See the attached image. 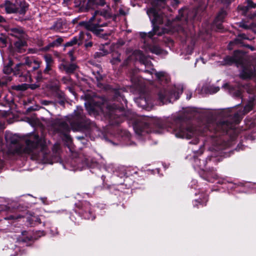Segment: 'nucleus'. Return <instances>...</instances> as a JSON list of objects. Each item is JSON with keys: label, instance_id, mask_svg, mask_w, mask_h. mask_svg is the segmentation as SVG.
I'll return each instance as SVG.
<instances>
[{"label": "nucleus", "instance_id": "f257e3e1", "mask_svg": "<svg viewBox=\"0 0 256 256\" xmlns=\"http://www.w3.org/2000/svg\"><path fill=\"white\" fill-rule=\"evenodd\" d=\"M11 144V148L9 152L11 154L26 153L32 154L38 158H40V153L43 152L46 149V142L44 139L40 138L39 136L32 134L25 140L26 146L22 147L20 144V138L14 134L12 136L9 140Z\"/></svg>", "mask_w": 256, "mask_h": 256}, {"label": "nucleus", "instance_id": "f03ea898", "mask_svg": "<svg viewBox=\"0 0 256 256\" xmlns=\"http://www.w3.org/2000/svg\"><path fill=\"white\" fill-rule=\"evenodd\" d=\"M128 58L124 62V64H127L128 61L130 60H137L144 64L146 67L144 72H149L150 74H154L158 80L162 82H167L170 78L168 75L164 72H156L155 70L153 68L152 64L150 61L147 58H146L142 53L139 50H136L132 53L128 52L127 53Z\"/></svg>", "mask_w": 256, "mask_h": 256}, {"label": "nucleus", "instance_id": "7ed1b4c3", "mask_svg": "<svg viewBox=\"0 0 256 256\" xmlns=\"http://www.w3.org/2000/svg\"><path fill=\"white\" fill-rule=\"evenodd\" d=\"M168 131H172L176 137L190 139L196 136L198 134L192 126L184 127L182 124V120L178 117L174 118L172 122L166 128Z\"/></svg>", "mask_w": 256, "mask_h": 256}, {"label": "nucleus", "instance_id": "20e7f679", "mask_svg": "<svg viewBox=\"0 0 256 256\" xmlns=\"http://www.w3.org/2000/svg\"><path fill=\"white\" fill-rule=\"evenodd\" d=\"M108 16L109 13L106 10L104 12L96 10L88 22H81L80 25L98 34L102 30V28L106 26V23L102 22V19Z\"/></svg>", "mask_w": 256, "mask_h": 256}, {"label": "nucleus", "instance_id": "39448f33", "mask_svg": "<svg viewBox=\"0 0 256 256\" xmlns=\"http://www.w3.org/2000/svg\"><path fill=\"white\" fill-rule=\"evenodd\" d=\"M146 12L154 26L153 32H150L148 34L140 32V34L141 38L144 39H145L147 36L151 38L154 34L160 36L164 33V30H162L160 32H158L159 28L156 26V24L164 23V21L166 20V18L160 11L158 12L156 8H150Z\"/></svg>", "mask_w": 256, "mask_h": 256}, {"label": "nucleus", "instance_id": "423d86ee", "mask_svg": "<svg viewBox=\"0 0 256 256\" xmlns=\"http://www.w3.org/2000/svg\"><path fill=\"white\" fill-rule=\"evenodd\" d=\"M82 118V107L78 106L76 110H74V114L68 120V123L70 124V126L67 122H62L59 124L58 132L68 136L66 133L70 132V129L74 130H78L80 121Z\"/></svg>", "mask_w": 256, "mask_h": 256}, {"label": "nucleus", "instance_id": "0eeeda50", "mask_svg": "<svg viewBox=\"0 0 256 256\" xmlns=\"http://www.w3.org/2000/svg\"><path fill=\"white\" fill-rule=\"evenodd\" d=\"M35 58H33L26 57L24 58V62L23 63H19L16 65L14 68V74L19 75L21 78V81L23 82H31L32 77L30 76H28L24 72L25 68H30L34 62Z\"/></svg>", "mask_w": 256, "mask_h": 256}, {"label": "nucleus", "instance_id": "6e6552de", "mask_svg": "<svg viewBox=\"0 0 256 256\" xmlns=\"http://www.w3.org/2000/svg\"><path fill=\"white\" fill-rule=\"evenodd\" d=\"M92 102L94 106H92L91 103L89 102H86L84 104L86 110L90 115L94 116L97 114V107L99 108L102 112L107 113L110 116L112 114L113 110L115 109V108L112 106L106 105V111H105L104 109L105 106L104 104H103L102 106H100L99 103L94 100H93Z\"/></svg>", "mask_w": 256, "mask_h": 256}, {"label": "nucleus", "instance_id": "1a4fd4ad", "mask_svg": "<svg viewBox=\"0 0 256 256\" xmlns=\"http://www.w3.org/2000/svg\"><path fill=\"white\" fill-rule=\"evenodd\" d=\"M182 86H179L177 88L176 92H168L167 91L164 90L160 92L159 94V98L164 103L170 102L172 100H176L179 98L180 94L182 92Z\"/></svg>", "mask_w": 256, "mask_h": 256}, {"label": "nucleus", "instance_id": "9d476101", "mask_svg": "<svg viewBox=\"0 0 256 256\" xmlns=\"http://www.w3.org/2000/svg\"><path fill=\"white\" fill-rule=\"evenodd\" d=\"M90 38V35L88 32H80L78 36H74L72 39L66 42L65 44L66 46H70L76 44L79 45L81 44L83 41L87 40Z\"/></svg>", "mask_w": 256, "mask_h": 256}, {"label": "nucleus", "instance_id": "9b49d317", "mask_svg": "<svg viewBox=\"0 0 256 256\" xmlns=\"http://www.w3.org/2000/svg\"><path fill=\"white\" fill-rule=\"evenodd\" d=\"M75 3L82 11H87L95 6L94 0H76Z\"/></svg>", "mask_w": 256, "mask_h": 256}, {"label": "nucleus", "instance_id": "f8f14e48", "mask_svg": "<svg viewBox=\"0 0 256 256\" xmlns=\"http://www.w3.org/2000/svg\"><path fill=\"white\" fill-rule=\"evenodd\" d=\"M9 35L18 39H26V35L20 27L9 28L6 30Z\"/></svg>", "mask_w": 256, "mask_h": 256}, {"label": "nucleus", "instance_id": "ddd939ff", "mask_svg": "<svg viewBox=\"0 0 256 256\" xmlns=\"http://www.w3.org/2000/svg\"><path fill=\"white\" fill-rule=\"evenodd\" d=\"M226 16V12L224 10H222L218 13L214 22V26H215L217 30H220L222 28V23L224 19Z\"/></svg>", "mask_w": 256, "mask_h": 256}, {"label": "nucleus", "instance_id": "4468645a", "mask_svg": "<svg viewBox=\"0 0 256 256\" xmlns=\"http://www.w3.org/2000/svg\"><path fill=\"white\" fill-rule=\"evenodd\" d=\"M134 100L138 106L143 108H146L149 105V100L145 94H142L138 98H135Z\"/></svg>", "mask_w": 256, "mask_h": 256}, {"label": "nucleus", "instance_id": "2eb2a0df", "mask_svg": "<svg viewBox=\"0 0 256 256\" xmlns=\"http://www.w3.org/2000/svg\"><path fill=\"white\" fill-rule=\"evenodd\" d=\"M18 13L20 14H24L28 8V4L24 0H16V2Z\"/></svg>", "mask_w": 256, "mask_h": 256}, {"label": "nucleus", "instance_id": "dca6fc26", "mask_svg": "<svg viewBox=\"0 0 256 256\" xmlns=\"http://www.w3.org/2000/svg\"><path fill=\"white\" fill-rule=\"evenodd\" d=\"M58 68L62 71L64 70L67 74H72L76 70L78 66L74 64H62L59 66Z\"/></svg>", "mask_w": 256, "mask_h": 256}, {"label": "nucleus", "instance_id": "f3484780", "mask_svg": "<svg viewBox=\"0 0 256 256\" xmlns=\"http://www.w3.org/2000/svg\"><path fill=\"white\" fill-rule=\"evenodd\" d=\"M16 2L13 4L10 1L7 0L4 4V7L6 12L8 14L18 13Z\"/></svg>", "mask_w": 256, "mask_h": 256}, {"label": "nucleus", "instance_id": "a211bd4d", "mask_svg": "<svg viewBox=\"0 0 256 256\" xmlns=\"http://www.w3.org/2000/svg\"><path fill=\"white\" fill-rule=\"evenodd\" d=\"M26 39H18L15 42L14 46L16 50L19 52H23L24 51V48L26 46Z\"/></svg>", "mask_w": 256, "mask_h": 256}, {"label": "nucleus", "instance_id": "6ab92c4d", "mask_svg": "<svg viewBox=\"0 0 256 256\" xmlns=\"http://www.w3.org/2000/svg\"><path fill=\"white\" fill-rule=\"evenodd\" d=\"M144 48L146 50V52H150L152 53L159 54H160L162 52V50L157 46L153 45H148L147 44H146V42H144Z\"/></svg>", "mask_w": 256, "mask_h": 256}, {"label": "nucleus", "instance_id": "aec40b11", "mask_svg": "<svg viewBox=\"0 0 256 256\" xmlns=\"http://www.w3.org/2000/svg\"><path fill=\"white\" fill-rule=\"evenodd\" d=\"M206 166V162L204 160H200L198 158H194V167L196 168H199L202 170H204Z\"/></svg>", "mask_w": 256, "mask_h": 256}, {"label": "nucleus", "instance_id": "412c9836", "mask_svg": "<svg viewBox=\"0 0 256 256\" xmlns=\"http://www.w3.org/2000/svg\"><path fill=\"white\" fill-rule=\"evenodd\" d=\"M121 60V56L118 52H114L112 54L111 62L112 64H118Z\"/></svg>", "mask_w": 256, "mask_h": 256}, {"label": "nucleus", "instance_id": "4be33fe9", "mask_svg": "<svg viewBox=\"0 0 256 256\" xmlns=\"http://www.w3.org/2000/svg\"><path fill=\"white\" fill-rule=\"evenodd\" d=\"M83 216L84 218L93 220L94 219V216L92 214V212L89 209L84 210L83 213Z\"/></svg>", "mask_w": 256, "mask_h": 256}, {"label": "nucleus", "instance_id": "5701e85b", "mask_svg": "<svg viewBox=\"0 0 256 256\" xmlns=\"http://www.w3.org/2000/svg\"><path fill=\"white\" fill-rule=\"evenodd\" d=\"M63 42V39L59 37L57 38L55 40L53 41L52 42L50 43V46H58L61 44L62 42Z\"/></svg>", "mask_w": 256, "mask_h": 256}, {"label": "nucleus", "instance_id": "b1692460", "mask_svg": "<svg viewBox=\"0 0 256 256\" xmlns=\"http://www.w3.org/2000/svg\"><path fill=\"white\" fill-rule=\"evenodd\" d=\"M44 59L46 62V64L52 65L53 63V59L51 55L47 54L44 56Z\"/></svg>", "mask_w": 256, "mask_h": 256}, {"label": "nucleus", "instance_id": "393cba45", "mask_svg": "<svg viewBox=\"0 0 256 256\" xmlns=\"http://www.w3.org/2000/svg\"><path fill=\"white\" fill-rule=\"evenodd\" d=\"M238 9L239 10L242 11V14L246 15L248 10L250 9L248 6H238Z\"/></svg>", "mask_w": 256, "mask_h": 256}, {"label": "nucleus", "instance_id": "a878e982", "mask_svg": "<svg viewBox=\"0 0 256 256\" xmlns=\"http://www.w3.org/2000/svg\"><path fill=\"white\" fill-rule=\"evenodd\" d=\"M41 62L36 59L34 62H33V64L32 66V70H34L38 69L40 66Z\"/></svg>", "mask_w": 256, "mask_h": 256}, {"label": "nucleus", "instance_id": "bb28decb", "mask_svg": "<svg viewBox=\"0 0 256 256\" xmlns=\"http://www.w3.org/2000/svg\"><path fill=\"white\" fill-rule=\"evenodd\" d=\"M131 80H132V83L133 84L132 86L136 88H141L139 80L138 82H136V80L134 77L132 78Z\"/></svg>", "mask_w": 256, "mask_h": 256}, {"label": "nucleus", "instance_id": "cd10ccee", "mask_svg": "<svg viewBox=\"0 0 256 256\" xmlns=\"http://www.w3.org/2000/svg\"><path fill=\"white\" fill-rule=\"evenodd\" d=\"M246 2L250 8H256V4L254 3L252 0H246Z\"/></svg>", "mask_w": 256, "mask_h": 256}, {"label": "nucleus", "instance_id": "c85d7f7f", "mask_svg": "<svg viewBox=\"0 0 256 256\" xmlns=\"http://www.w3.org/2000/svg\"><path fill=\"white\" fill-rule=\"evenodd\" d=\"M253 104L252 102L249 103L244 108V112L247 113L251 110L252 108Z\"/></svg>", "mask_w": 256, "mask_h": 256}, {"label": "nucleus", "instance_id": "c756f323", "mask_svg": "<svg viewBox=\"0 0 256 256\" xmlns=\"http://www.w3.org/2000/svg\"><path fill=\"white\" fill-rule=\"evenodd\" d=\"M226 124L225 122H222V123L220 124L218 126L217 130H223V131L226 130H227L226 128Z\"/></svg>", "mask_w": 256, "mask_h": 256}, {"label": "nucleus", "instance_id": "7c9ffc66", "mask_svg": "<svg viewBox=\"0 0 256 256\" xmlns=\"http://www.w3.org/2000/svg\"><path fill=\"white\" fill-rule=\"evenodd\" d=\"M220 90L219 87L217 86H211L210 90V94H214L218 92Z\"/></svg>", "mask_w": 256, "mask_h": 256}, {"label": "nucleus", "instance_id": "2f4dec72", "mask_svg": "<svg viewBox=\"0 0 256 256\" xmlns=\"http://www.w3.org/2000/svg\"><path fill=\"white\" fill-rule=\"evenodd\" d=\"M3 70L4 73L8 74L12 72V69L10 66H8L4 67Z\"/></svg>", "mask_w": 256, "mask_h": 256}, {"label": "nucleus", "instance_id": "473e14b6", "mask_svg": "<svg viewBox=\"0 0 256 256\" xmlns=\"http://www.w3.org/2000/svg\"><path fill=\"white\" fill-rule=\"evenodd\" d=\"M239 26L244 29H248L250 27L248 26L245 22L242 21L239 23Z\"/></svg>", "mask_w": 256, "mask_h": 256}, {"label": "nucleus", "instance_id": "72a5a7b5", "mask_svg": "<svg viewBox=\"0 0 256 256\" xmlns=\"http://www.w3.org/2000/svg\"><path fill=\"white\" fill-rule=\"evenodd\" d=\"M35 79L37 82H40L42 79V74L41 72H38L36 75L35 76Z\"/></svg>", "mask_w": 256, "mask_h": 256}, {"label": "nucleus", "instance_id": "f704fd0d", "mask_svg": "<svg viewBox=\"0 0 256 256\" xmlns=\"http://www.w3.org/2000/svg\"><path fill=\"white\" fill-rule=\"evenodd\" d=\"M62 80L64 82V83L66 84H70L71 82V79L68 76L64 77L62 79Z\"/></svg>", "mask_w": 256, "mask_h": 256}, {"label": "nucleus", "instance_id": "c9c22d12", "mask_svg": "<svg viewBox=\"0 0 256 256\" xmlns=\"http://www.w3.org/2000/svg\"><path fill=\"white\" fill-rule=\"evenodd\" d=\"M52 65L46 64V68L44 70V73H48L49 71L51 70V67Z\"/></svg>", "mask_w": 256, "mask_h": 256}, {"label": "nucleus", "instance_id": "e433bc0d", "mask_svg": "<svg viewBox=\"0 0 256 256\" xmlns=\"http://www.w3.org/2000/svg\"><path fill=\"white\" fill-rule=\"evenodd\" d=\"M39 86V85L38 84H30L29 85V87L32 89V90H34L36 89V88H38Z\"/></svg>", "mask_w": 256, "mask_h": 256}, {"label": "nucleus", "instance_id": "4c0bfd02", "mask_svg": "<svg viewBox=\"0 0 256 256\" xmlns=\"http://www.w3.org/2000/svg\"><path fill=\"white\" fill-rule=\"evenodd\" d=\"M192 50H193V46H191L190 47H188V50L187 52V53L188 54H192Z\"/></svg>", "mask_w": 256, "mask_h": 256}, {"label": "nucleus", "instance_id": "58836bf2", "mask_svg": "<svg viewBox=\"0 0 256 256\" xmlns=\"http://www.w3.org/2000/svg\"><path fill=\"white\" fill-rule=\"evenodd\" d=\"M20 218V216L16 217V216H10L8 217L6 219H8V220L15 219V218Z\"/></svg>", "mask_w": 256, "mask_h": 256}, {"label": "nucleus", "instance_id": "ea45409f", "mask_svg": "<svg viewBox=\"0 0 256 256\" xmlns=\"http://www.w3.org/2000/svg\"><path fill=\"white\" fill-rule=\"evenodd\" d=\"M164 131V129L162 128H160V130H155V132L156 133H157V134H162Z\"/></svg>", "mask_w": 256, "mask_h": 256}, {"label": "nucleus", "instance_id": "a19ab883", "mask_svg": "<svg viewBox=\"0 0 256 256\" xmlns=\"http://www.w3.org/2000/svg\"><path fill=\"white\" fill-rule=\"evenodd\" d=\"M58 25H60V26L61 25L60 22H56L55 25H54V28L56 30H58Z\"/></svg>", "mask_w": 256, "mask_h": 256}, {"label": "nucleus", "instance_id": "79ce46f5", "mask_svg": "<svg viewBox=\"0 0 256 256\" xmlns=\"http://www.w3.org/2000/svg\"><path fill=\"white\" fill-rule=\"evenodd\" d=\"M54 46H50V44L46 46H45L44 48V50H48L50 48H53Z\"/></svg>", "mask_w": 256, "mask_h": 256}, {"label": "nucleus", "instance_id": "37998d69", "mask_svg": "<svg viewBox=\"0 0 256 256\" xmlns=\"http://www.w3.org/2000/svg\"><path fill=\"white\" fill-rule=\"evenodd\" d=\"M92 42H88V43L86 44L85 46H86V48L90 47V46H92Z\"/></svg>", "mask_w": 256, "mask_h": 256}, {"label": "nucleus", "instance_id": "c03bdc74", "mask_svg": "<svg viewBox=\"0 0 256 256\" xmlns=\"http://www.w3.org/2000/svg\"><path fill=\"white\" fill-rule=\"evenodd\" d=\"M246 47H248V48H250L252 51H254L256 50L254 46H250L249 45H247Z\"/></svg>", "mask_w": 256, "mask_h": 256}, {"label": "nucleus", "instance_id": "a18cd8bd", "mask_svg": "<svg viewBox=\"0 0 256 256\" xmlns=\"http://www.w3.org/2000/svg\"><path fill=\"white\" fill-rule=\"evenodd\" d=\"M135 128L136 132L138 134H142V133L144 132V130H142L140 132H138V131L136 130V128Z\"/></svg>", "mask_w": 256, "mask_h": 256}, {"label": "nucleus", "instance_id": "49530a36", "mask_svg": "<svg viewBox=\"0 0 256 256\" xmlns=\"http://www.w3.org/2000/svg\"><path fill=\"white\" fill-rule=\"evenodd\" d=\"M119 12H120V14H122V15H124L125 14V12L122 9H120Z\"/></svg>", "mask_w": 256, "mask_h": 256}, {"label": "nucleus", "instance_id": "de8ad7c7", "mask_svg": "<svg viewBox=\"0 0 256 256\" xmlns=\"http://www.w3.org/2000/svg\"><path fill=\"white\" fill-rule=\"evenodd\" d=\"M192 92H190L189 95L188 94L186 98L188 99V100H190L191 98V97H192Z\"/></svg>", "mask_w": 256, "mask_h": 256}, {"label": "nucleus", "instance_id": "09e8293b", "mask_svg": "<svg viewBox=\"0 0 256 256\" xmlns=\"http://www.w3.org/2000/svg\"><path fill=\"white\" fill-rule=\"evenodd\" d=\"M240 94H240V91H239V90H238V92H236V96H238H238H240Z\"/></svg>", "mask_w": 256, "mask_h": 256}, {"label": "nucleus", "instance_id": "8fccbe9b", "mask_svg": "<svg viewBox=\"0 0 256 256\" xmlns=\"http://www.w3.org/2000/svg\"><path fill=\"white\" fill-rule=\"evenodd\" d=\"M4 20V18L0 16V22H2Z\"/></svg>", "mask_w": 256, "mask_h": 256}, {"label": "nucleus", "instance_id": "3c124183", "mask_svg": "<svg viewBox=\"0 0 256 256\" xmlns=\"http://www.w3.org/2000/svg\"><path fill=\"white\" fill-rule=\"evenodd\" d=\"M28 52L30 53H34V51L32 49H29Z\"/></svg>", "mask_w": 256, "mask_h": 256}, {"label": "nucleus", "instance_id": "603ef678", "mask_svg": "<svg viewBox=\"0 0 256 256\" xmlns=\"http://www.w3.org/2000/svg\"><path fill=\"white\" fill-rule=\"evenodd\" d=\"M35 220L38 222L39 223L40 222V219L39 218H36Z\"/></svg>", "mask_w": 256, "mask_h": 256}, {"label": "nucleus", "instance_id": "864d4df0", "mask_svg": "<svg viewBox=\"0 0 256 256\" xmlns=\"http://www.w3.org/2000/svg\"><path fill=\"white\" fill-rule=\"evenodd\" d=\"M96 78L98 80H100L102 78V76H97Z\"/></svg>", "mask_w": 256, "mask_h": 256}, {"label": "nucleus", "instance_id": "5fc2aeb1", "mask_svg": "<svg viewBox=\"0 0 256 256\" xmlns=\"http://www.w3.org/2000/svg\"><path fill=\"white\" fill-rule=\"evenodd\" d=\"M84 166H82V167H78V168H76V170H82V168H83V167H84Z\"/></svg>", "mask_w": 256, "mask_h": 256}, {"label": "nucleus", "instance_id": "6e6d98bb", "mask_svg": "<svg viewBox=\"0 0 256 256\" xmlns=\"http://www.w3.org/2000/svg\"><path fill=\"white\" fill-rule=\"evenodd\" d=\"M200 60L203 64H205V62L204 61V59L203 58H200Z\"/></svg>", "mask_w": 256, "mask_h": 256}, {"label": "nucleus", "instance_id": "4d7b16f0", "mask_svg": "<svg viewBox=\"0 0 256 256\" xmlns=\"http://www.w3.org/2000/svg\"><path fill=\"white\" fill-rule=\"evenodd\" d=\"M226 2L228 3H231L232 2L234 1V0H226Z\"/></svg>", "mask_w": 256, "mask_h": 256}, {"label": "nucleus", "instance_id": "13d9d810", "mask_svg": "<svg viewBox=\"0 0 256 256\" xmlns=\"http://www.w3.org/2000/svg\"><path fill=\"white\" fill-rule=\"evenodd\" d=\"M160 2L162 4H164V0H160Z\"/></svg>", "mask_w": 256, "mask_h": 256}, {"label": "nucleus", "instance_id": "bf43d9fd", "mask_svg": "<svg viewBox=\"0 0 256 256\" xmlns=\"http://www.w3.org/2000/svg\"><path fill=\"white\" fill-rule=\"evenodd\" d=\"M236 41H237V40H236L234 42H231L230 43V44H233L234 43L236 44Z\"/></svg>", "mask_w": 256, "mask_h": 256}, {"label": "nucleus", "instance_id": "052dcab7", "mask_svg": "<svg viewBox=\"0 0 256 256\" xmlns=\"http://www.w3.org/2000/svg\"><path fill=\"white\" fill-rule=\"evenodd\" d=\"M183 30V28H182L180 27V28H178V30Z\"/></svg>", "mask_w": 256, "mask_h": 256}, {"label": "nucleus", "instance_id": "680f3d73", "mask_svg": "<svg viewBox=\"0 0 256 256\" xmlns=\"http://www.w3.org/2000/svg\"><path fill=\"white\" fill-rule=\"evenodd\" d=\"M68 54H70V56H72V51H70L68 52Z\"/></svg>", "mask_w": 256, "mask_h": 256}, {"label": "nucleus", "instance_id": "e2e57ef3", "mask_svg": "<svg viewBox=\"0 0 256 256\" xmlns=\"http://www.w3.org/2000/svg\"><path fill=\"white\" fill-rule=\"evenodd\" d=\"M240 36L242 38H246L244 36V34H241L240 35Z\"/></svg>", "mask_w": 256, "mask_h": 256}, {"label": "nucleus", "instance_id": "0e129e2a", "mask_svg": "<svg viewBox=\"0 0 256 256\" xmlns=\"http://www.w3.org/2000/svg\"><path fill=\"white\" fill-rule=\"evenodd\" d=\"M86 206H90V204H89V203H88V202H86Z\"/></svg>", "mask_w": 256, "mask_h": 256}, {"label": "nucleus", "instance_id": "69168bd1", "mask_svg": "<svg viewBox=\"0 0 256 256\" xmlns=\"http://www.w3.org/2000/svg\"><path fill=\"white\" fill-rule=\"evenodd\" d=\"M115 2H118L120 0H114Z\"/></svg>", "mask_w": 256, "mask_h": 256}, {"label": "nucleus", "instance_id": "338daca9", "mask_svg": "<svg viewBox=\"0 0 256 256\" xmlns=\"http://www.w3.org/2000/svg\"><path fill=\"white\" fill-rule=\"evenodd\" d=\"M96 54L97 56H98V55H99V53H98V52H97V53Z\"/></svg>", "mask_w": 256, "mask_h": 256}, {"label": "nucleus", "instance_id": "774afa93", "mask_svg": "<svg viewBox=\"0 0 256 256\" xmlns=\"http://www.w3.org/2000/svg\"><path fill=\"white\" fill-rule=\"evenodd\" d=\"M42 234L44 235V234H43V232H42Z\"/></svg>", "mask_w": 256, "mask_h": 256}]
</instances>
